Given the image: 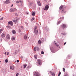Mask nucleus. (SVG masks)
Listing matches in <instances>:
<instances>
[{
    "mask_svg": "<svg viewBox=\"0 0 76 76\" xmlns=\"http://www.w3.org/2000/svg\"><path fill=\"white\" fill-rule=\"evenodd\" d=\"M37 64L39 66H40L42 64V61L40 59H38L37 60Z\"/></svg>",
    "mask_w": 76,
    "mask_h": 76,
    "instance_id": "1",
    "label": "nucleus"
},
{
    "mask_svg": "<svg viewBox=\"0 0 76 76\" xmlns=\"http://www.w3.org/2000/svg\"><path fill=\"white\" fill-rule=\"evenodd\" d=\"M11 1L10 0H7L4 2V3L6 4H9V3H10Z\"/></svg>",
    "mask_w": 76,
    "mask_h": 76,
    "instance_id": "2",
    "label": "nucleus"
},
{
    "mask_svg": "<svg viewBox=\"0 0 76 76\" xmlns=\"http://www.w3.org/2000/svg\"><path fill=\"white\" fill-rule=\"evenodd\" d=\"M59 9L60 10H61L62 9V11H61L62 13H63L64 12V10L63 9V6L61 5L60 7H59Z\"/></svg>",
    "mask_w": 76,
    "mask_h": 76,
    "instance_id": "3",
    "label": "nucleus"
},
{
    "mask_svg": "<svg viewBox=\"0 0 76 76\" xmlns=\"http://www.w3.org/2000/svg\"><path fill=\"white\" fill-rule=\"evenodd\" d=\"M6 36V35L4 34V33H3L1 35V37L2 38H4V37Z\"/></svg>",
    "mask_w": 76,
    "mask_h": 76,
    "instance_id": "4",
    "label": "nucleus"
},
{
    "mask_svg": "<svg viewBox=\"0 0 76 76\" xmlns=\"http://www.w3.org/2000/svg\"><path fill=\"white\" fill-rule=\"evenodd\" d=\"M10 69L11 70H13L14 69H15V66L13 65L10 66Z\"/></svg>",
    "mask_w": 76,
    "mask_h": 76,
    "instance_id": "5",
    "label": "nucleus"
},
{
    "mask_svg": "<svg viewBox=\"0 0 76 76\" xmlns=\"http://www.w3.org/2000/svg\"><path fill=\"white\" fill-rule=\"evenodd\" d=\"M48 8H49L48 6L47 5H46L45 7V9H44V10H48Z\"/></svg>",
    "mask_w": 76,
    "mask_h": 76,
    "instance_id": "6",
    "label": "nucleus"
},
{
    "mask_svg": "<svg viewBox=\"0 0 76 76\" xmlns=\"http://www.w3.org/2000/svg\"><path fill=\"white\" fill-rule=\"evenodd\" d=\"M13 22L12 21H9L8 23V25H10L11 26H13Z\"/></svg>",
    "mask_w": 76,
    "mask_h": 76,
    "instance_id": "7",
    "label": "nucleus"
},
{
    "mask_svg": "<svg viewBox=\"0 0 76 76\" xmlns=\"http://www.w3.org/2000/svg\"><path fill=\"white\" fill-rule=\"evenodd\" d=\"M66 25L65 24H62L61 25V27L63 28V29H64V28H65L66 27Z\"/></svg>",
    "mask_w": 76,
    "mask_h": 76,
    "instance_id": "8",
    "label": "nucleus"
},
{
    "mask_svg": "<svg viewBox=\"0 0 76 76\" xmlns=\"http://www.w3.org/2000/svg\"><path fill=\"white\" fill-rule=\"evenodd\" d=\"M34 75L35 76H40V75L38 72H35Z\"/></svg>",
    "mask_w": 76,
    "mask_h": 76,
    "instance_id": "9",
    "label": "nucleus"
},
{
    "mask_svg": "<svg viewBox=\"0 0 76 76\" xmlns=\"http://www.w3.org/2000/svg\"><path fill=\"white\" fill-rule=\"evenodd\" d=\"M6 38L7 39H10V36L9 34H7L6 36Z\"/></svg>",
    "mask_w": 76,
    "mask_h": 76,
    "instance_id": "10",
    "label": "nucleus"
},
{
    "mask_svg": "<svg viewBox=\"0 0 76 76\" xmlns=\"http://www.w3.org/2000/svg\"><path fill=\"white\" fill-rule=\"evenodd\" d=\"M37 2L38 5L39 6H41V3L40 2V1H37Z\"/></svg>",
    "mask_w": 76,
    "mask_h": 76,
    "instance_id": "11",
    "label": "nucleus"
},
{
    "mask_svg": "<svg viewBox=\"0 0 76 76\" xmlns=\"http://www.w3.org/2000/svg\"><path fill=\"white\" fill-rule=\"evenodd\" d=\"M64 19V17H61L60 18H59L58 20H63V19Z\"/></svg>",
    "mask_w": 76,
    "mask_h": 76,
    "instance_id": "12",
    "label": "nucleus"
},
{
    "mask_svg": "<svg viewBox=\"0 0 76 76\" xmlns=\"http://www.w3.org/2000/svg\"><path fill=\"white\" fill-rule=\"evenodd\" d=\"M38 30H37L35 31H34V33H35L36 35H37L38 33Z\"/></svg>",
    "mask_w": 76,
    "mask_h": 76,
    "instance_id": "13",
    "label": "nucleus"
},
{
    "mask_svg": "<svg viewBox=\"0 0 76 76\" xmlns=\"http://www.w3.org/2000/svg\"><path fill=\"white\" fill-rule=\"evenodd\" d=\"M15 39L16 38L14 36H13L11 38V40H12V41H14L15 40Z\"/></svg>",
    "mask_w": 76,
    "mask_h": 76,
    "instance_id": "14",
    "label": "nucleus"
},
{
    "mask_svg": "<svg viewBox=\"0 0 76 76\" xmlns=\"http://www.w3.org/2000/svg\"><path fill=\"white\" fill-rule=\"evenodd\" d=\"M50 73L51 74L52 76H55V73L54 72H52L51 71L50 72Z\"/></svg>",
    "mask_w": 76,
    "mask_h": 76,
    "instance_id": "15",
    "label": "nucleus"
},
{
    "mask_svg": "<svg viewBox=\"0 0 76 76\" xmlns=\"http://www.w3.org/2000/svg\"><path fill=\"white\" fill-rule=\"evenodd\" d=\"M24 38L25 39H28V37L26 36V35H25L24 36Z\"/></svg>",
    "mask_w": 76,
    "mask_h": 76,
    "instance_id": "16",
    "label": "nucleus"
},
{
    "mask_svg": "<svg viewBox=\"0 0 76 76\" xmlns=\"http://www.w3.org/2000/svg\"><path fill=\"white\" fill-rule=\"evenodd\" d=\"M12 33L13 34H16V31L15 30H13L12 31Z\"/></svg>",
    "mask_w": 76,
    "mask_h": 76,
    "instance_id": "17",
    "label": "nucleus"
},
{
    "mask_svg": "<svg viewBox=\"0 0 76 76\" xmlns=\"http://www.w3.org/2000/svg\"><path fill=\"white\" fill-rule=\"evenodd\" d=\"M18 20H19V19H17L15 20H13V21L14 22H18Z\"/></svg>",
    "mask_w": 76,
    "mask_h": 76,
    "instance_id": "18",
    "label": "nucleus"
},
{
    "mask_svg": "<svg viewBox=\"0 0 76 76\" xmlns=\"http://www.w3.org/2000/svg\"><path fill=\"white\" fill-rule=\"evenodd\" d=\"M10 12H13V8H11L10 10Z\"/></svg>",
    "mask_w": 76,
    "mask_h": 76,
    "instance_id": "19",
    "label": "nucleus"
},
{
    "mask_svg": "<svg viewBox=\"0 0 76 76\" xmlns=\"http://www.w3.org/2000/svg\"><path fill=\"white\" fill-rule=\"evenodd\" d=\"M41 43H42V42H41V40H39L38 41V43L39 44H41Z\"/></svg>",
    "mask_w": 76,
    "mask_h": 76,
    "instance_id": "20",
    "label": "nucleus"
},
{
    "mask_svg": "<svg viewBox=\"0 0 76 76\" xmlns=\"http://www.w3.org/2000/svg\"><path fill=\"white\" fill-rule=\"evenodd\" d=\"M26 66H27V64H26L25 65H23L24 68L25 69V68H26Z\"/></svg>",
    "mask_w": 76,
    "mask_h": 76,
    "instance_id": "21",
    "label": "nucleus"
},
{
    "mask_svg": "<svg viewBox=\"0 0 76 76\" xmlns=\"http://www.w3.org/2000/svg\"><path fill=\"white\" fill-rule=\"evenodd\" d=\"M3 31V29H0V34H1V33H2Z\"/></svg>",
    "mask_w": 76,
    "mask_h": 76,
    "instance_id": "22",
    "label": "nucleus"
},
{
    "mask_svg": "<svg viewBox=\"0 0 76 76\" xmlns=\"http://www.w3.org/2000/svg\"><path fill=\"white\" fill-rule=\"evenodd\" d=\"M37 26H35L34 27V31H36V29H37Z\"/></svg>",
    "mask_w": 76,
    "mask_h": 76,
    "instance_id": "23",
    "label": "nucleus"
},
{
    "mask_svg": "<svg viewBox=\"0 0 76 76\" xmlns=\"http://www.w3.org/2000/svg\"><path fill=\"white\" fill-rule=\"evenodd\" d=\"M13 12H14V11H16V10H17V9L16 8H13Z\"/></svg>",
    "mask_w": 76,
    "mask_h": 76,
    "instance_id": "24",
    "label": "nucleus"
},
{
    "mask_svg": "<svg viewBox=\"0 0 76 76\" xmlns=\"http://www.w3.org/2000/svg\"><path fill=\"white\" fill-rule=\"evenodd\" d=\"M35 13L34 12H33L32 13V15H33V16H35Z\"/></svg>",
    "mask_w": 76,
    "mask_h": 76,
    "instance_id": "25",
    "label": "nucleus"
},
{
    "mask_svg": "<svg viewBox=\"0 0 76 76\" xmlns=\"http://www.w3.org/2000/svg\"><path fill=\"white\" fill-rule=\"evenodd\" d=\"M55 44L56 45V46L57 47H58V44H57V43H56V42H55Z\"/></svg>",
    "mask_w": 76,
    "mask_h": 76,
    "instance_id": "26",
    "label": "nucleus"
},
{
    "mask_svg": "<svg viewBox=\"0 0 76 76\" xmlns=\"http://www.w3.org/2000/svg\"><path fill=\"white\" fill-rule=\"evenodd\" d=\"M36 50L37 51H39V48L37 47L36 48Z\"/></svg>",
    "mask_w": 76,
    "mask_h": 76,
    "instance_id": "27",
    "label": "nucleus"
},
{
    "mask_svg": "<svg viewBox=\"0 0 76 76\" xmlns=\"http://www.w3.org/2000/svg\"><path fill=\"white\" fill-rule=\"evenodd\" d=\"M64 76H68V74H67V73H66V75H64Z\"/></svg>",
    "mask_w": 76,
    "mask_h": 76,
    "instance_id": "28",
    "label": "nucleus"
},
{
    "mask_svg": "<svg viewBox=\"0 0 76 76\" xmlns=\"http://www.w3.org/2000/svg\"><path fill=\"white\" fill-rule=\"evenodd\" d=\"M34 57L35 58H36V59H37V55H34Z\"/></svg>",
    "mask_w": 76,
    "mask_h": 76,
    "instance_id": "29",
    "label": "nucleus"
},
{
    "mask_svg": "<svg viewBox=\"0 0 76 76\" xmlns=\"http://www.w3.org/2000/svg\"><path fill=\"white\" fill-rule=\"evenodd\" d=\"M5 62L6 63H7L8 62V60L7 59H6L5 60Z\"/></svg>",
    "mask_w": 76,
    "mask_h": 76,
    "instance_id": "30",
    "label": "nucleus"
},
{
    "mask_svg": "<svg viewBox=\"0 0 76 76\" xmlns=\"http://www.w3.org/2000/svg\"><path fill=\"white\" fill-rule=\"evenodd\" d=\"M60 75H61V72H60V71L59 72L58 76H60Z\"/></svg>",
    "mask_w": 76,
    "mask_h": 76,
    "instance_id": "31",
    "label": "nucleus"
},
{
    "mask_svg": "<svg viewBox=\"0 0 76 76\" xmlns=\"http://www.w3.org/2000/svg\"><path fill=\"white\" fill-rule=\"evenodd\" d=\"M41 53L42 54H44V51H42L41 52Z\"/></svg>",
    "mask_w": 76,
    "mask_h": 76,
    "instance_id": "32",
    "label": "nucleus"
},
{
    "mask_svg": "<svg viewBox=\"0 0 76 76\" xmlns=\"http://www.w3.org/2000/svg\"><path fill=\"white\" fill-rule=\"evenodd\" d=\"M63 71L64 72H65V69L64 68H63Z\"/></svg>",
    "mask_w": 76,
    "mask_h": 76,
    "instance_id": "33",
    "label": "nucleus"
},
{
    "mask_svg": "<svg viewBox=\"0 0 76 76\" xmlns=\"http://www.w3.org/2000/svg\"><path fill=\"white\" fill-rule=\"evenodd\" d=\"M7 27L9 29H11V27H10V26H7Z\"/></svg>",
    "mask_w": 76,
    "mask_h": 76,
    "instance_id": "34",
    "label": "nucleus"
},
{
    "mask_svg": "<svg viewBox=\"0 0 76 76\" xmlns=\"http://www.w3.org/2000/svg\"><path fill=\"white\" fill-rule=\"evenodd\" d=\"M61 34H62V35H66V34H65V33H61Z\"/></svg>",
    "mask_w": 76,
    "mask_h": 76,
    "instance_id": "35",
    "label": "nucleus"
},
{
    "mask_svg": "<svg viewBox=\"0 0 76 76\" xmlns=\"http://www.w3.org/2000/svg\"><path fill=\"white\" fill-rule=\"evenodd\" d=\"M34 19H35V18H33L32 19H31V20L32 21L33 20H34Z\"/></svg>",
    "mask_w": 76,
    "mask_h": 76,
    "instance_id": "36",
    "label": "nucleus"
},
{
    "mask_svg": "<svg viewBox=\"0 0 76 76\" xmlns=\"http://www.w3.org/2000/svg\"><path fill=\"white\" fill-rule=\"evenodd\" d=\"M15 15L16 16H18V14L15 13Z\"/></svg>",
    "mask_w": 76,
    "mask_h": 76,
    "instance_id": "37",
    "label": "nucleus"
},
{
    "mask_svg": "<svg viewBox=\"0 0 76 76\" xmlns=\"http://www.w3.org/2000/svg\"><path fill=\"white\" fill-rule=\"evenodd\" d=\"M60 21H59L58 23L57 24V25H58V24H60Z\"/></svg>",
    "mask_w": 76,
    "mask_h": 76,
    "instance_id": "38",
    "label": "nucleus"
},
{
    "mask_svg": "<svg viewBox=\"0 0 76 76\" xmlns=\"http://www.w3.org/2000/svg\"><path fill=\"white\" fill-rule=\"evenodd\" d=\"M36 49V47H34V51H36V50H35Z\"/></svg>",
    "mask_w": 76,
    "mask_h": 76,
    "instance_id": "39",
    "label": "nucleus"
},
{
    "mask_svg": "<svg viewBox=\"0 0 76 76\" xmlns=\"http://www.w3.org/2000/svg\"><path fill=\"white\" fill-rule=\"evenodd\" d=\"M19 75V74L18 73H17L16 74V76H18Z\"/></svg>",
    "mask_w": 76,
    "mask_h": 76,
    "instance_id": "40",
    "label": "nucleus"
},
{
    "mask_svg": "<svg viewBox=\"0 0 76 76\" xmlns=\"http://www.w3.org/2000/svg\"><path fill=\"white\" fill-rule=\"evenodd\" d=\"M19 1H17L16 2V3H19Z\"/></svg>",
    "mask_w": 76,
    "mask_h": 76,
    "instance_id": "41",
    "label": "nucleus"
},
{
    "mask_svg": "<svg viewBox=\"0 0 76 76\" xmlns=\"http://www.w3.org/2000/svg\"><path fill=\"white\" fill-rule=\"evenodd\" d=\"M9 54V52H8L7 53V55H8Z\"/></svg>",
    "mask_w": 76,
    "mask_h": 76,
    "instance_id": "42",
    "label": "nucleus"
},
{
    "mask_svg": "<svg viewBox=\"0 0 76 76\" xmlns=\"http://www.w3.org/2000/svg\"><path fill=\"white\" fill-rule=\"evenodd\" d=\"M19 60H17V63H18V62H19Z\"/></svg>",
    "mask_w": 76,
    "mask_h": 76,
    "instance_id": "43",
    "label": "nucleus"
},
{
    "mask_svg": "<svg viewBox=\"0 0 76 76\" xmlns=\"http://www.w3.org/2000/svg\"><path fill=\"white\" fill-rule=\"evenodd\" d=\"M26 14H27V15H28V14H29V12H26Z\"/></svg>",
    "mask_w": 76,
    "mask_h": 76,
    "instance_id": "44",
    "label": "nucleus"
},
{
    "mask_svg": "<svg viewBox=\"0 0 76 76\" xmlns=\"http://www.w3.org/2000/svg\"><path fill=\"white\" fill-rule=\"evenodd\" d=\"M6 53H7V52H5L4 53V54H5V55H6Z\"/></svg>",
    "mask_w": 76,
    "mask_h": 76,
    "instance_id": "45",
    "label": "nucleus"
},
{
    "mask_svg": "<svg viewBox=\"0 0 76 76\" xmlns=\"http://www.w3.org/2000/svg\"><path fill=\"white\" fill-rule=\"evenodd\" d=\"M66 42L64 43V45H66Z\"/></svg>",
    "mask_w": 76,
    "mask_h": 76,
    "instance_id": "46",
    "label": "nucleus"
},
{
    "mask_svg": "<svg viewBox=\"0 0 76 76\" xmlns=\"http://www.w3.org/2000/svg\"><path fill=\"white\" fill-rule=\"evenodd\" d=\"M0 20H3V18H1L0 19Z\"/></svg>",
    "mask_w": 76,
    "mask_h": 76,
    "instance_id": "47",
    "label": "nucleus"
},
{
    "mask_svg": "<svg viewBox=\"0 0 76 76\" xmlns=\"http://www.w3.org/2000/svg\"><path fill=\"white\" fill-rule=\"evenodd\" d=\"M1 41H3V39H1Z\"/></svg>",
    "mask_w": 76,
    "mask_h": 76,
    "instance_id": "48",
    "label": "nucleus"
},
{
    "mask_svg": "<svg viewBox=\"0 0 76 76\" xmlns=\"http://www.w3.org/2000/svg\"><path fill=\"white\" fill-rule=\"evenodd\" d=\"M64 13H66V11H64Z\"/></svg>",
    "mask_w": 76,
    "mask_h": 76,
    "instance_id": "49",
    "label": "nucleus"
},
{
    "mask_svg": "<svg viewBox=\"0 0 76 76\" xmlns=\"http://www.w3.org/2000/svg\"><path fill=\"white\" fill-rule=\"evenodd\" d=\"M19 1L20 3L21 2V1Z\"/></svg>",
    "mask_w": 76,
    "mask_h": 76,
    "instance_id": "50",
    "label": "nucleus"
},
{
    "mask_svg": "<svg viewBox=\"0 0 76 76\" xmlns=\"http://www.w3.org/2000/svg\"><path fill=\"white\" fill-rule=\"evenodd\" d=\"M21 28H23V26H21Z\"/></svg>",
    "mask_w": 76,
    "mask_h": 76,
    "instance_id": "51",
    "label": "nucleus"
},
{
    "mask_svg": "<svg viewBox=\"0 0 76 76\" xmlns=\"http://www.w3.org/2000/svg\"><path fill=\"white\" fill-rule=\"evenodd\" d=\"M12 6H13V4L12 5Z\"/></svg>",
    "mask_w": 76,
    "mask_h": 76,
    "instance_id": "52",
    "label": "nucleus"
},
{
    "mask_svg": "<svg viewBox=\"0 0 76 76\" xmlns=\"http://www.w3.org/2000/svg\"><path fill=\"white\" fill-rule=\"evenodd\" d=\"M11 7H12V6H11Z\"/></svg>",
    "mask_w": 76,
    "mask_h": 76,
    "instance_id": "53",
    "label": "nucleus"
}]
</instances>
